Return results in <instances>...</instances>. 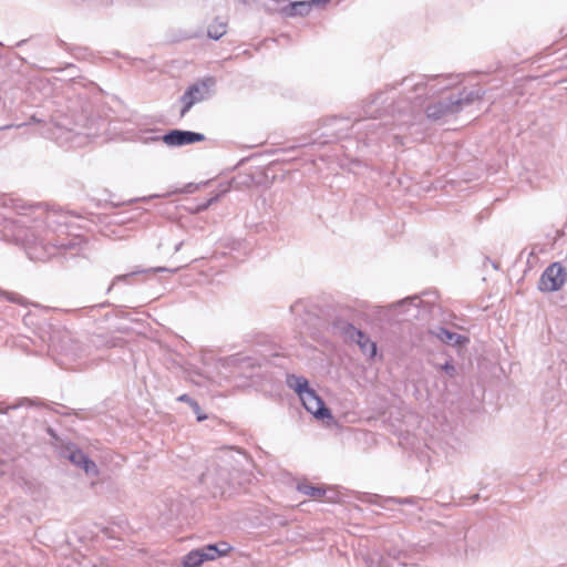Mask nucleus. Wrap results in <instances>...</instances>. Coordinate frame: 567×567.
Instances as JSON below:
<instances>
[{
  "label": "nucleus",
  "mask_w": 567,
  "mask_h": 567,
  "mask_svg": "<svg viewBox=\"0 0 567 567\" xmlns=\"http://www.w3.org/2000/svg\"><path fill=\"white\" fill-rule=\"evenodd\" d=\"M287 384L299 395L306 410L317 419L331 417L329 409L324 406L323 401L308 385V380L303 377L288 375Z\"/></svg>",
  "instance_id": "1"
},
{
  "label": "nucleus",
  "mask_w": 567,
  "mask_h": 567,
  "mask_svg": "<svg viewBox=\"0 0 567 567\" xmlns=\"http://www.w3.org/2000/svg\"><path fill=\"white\" fill-rule=\"evenodd\" d=\"M233 480L229 467L220 465L207 468L200 476L202 483L213 488L215 495H225L230 489Z\"/></svg>",
  "instance_id": "2"
},
{
  "label": "nucleus",
  "mask_w": 567,
  "mask_h": 567,
  "mask_svg": "<svg viewBox=\"0 0 567 567\" xmlns=\"http://www.w3.org/2000/svg\"><path fill=\"white\" fill-rule=\"evenodd\" d=\"M566 272L559 262H553L542 274L538 280V289L542 292H555L564 287Z\"/></svg>",
  "instance_id": "3"
},
{
  "label": "nucleus",
  "mask_w": 567,
  "mask_h": 567,
  "mask_svg": "<svg viewBox=\"0 0 567 567\" xmlns=\"http://www.w3.org/2000/svg\"><path fill=\"white\" fill-rule=\"evenodd\" d=\"M215 85L213 78H207L198 83L192 85L182 96L184 107L182 109L181 115L184 116L190 107L198 102L204 101L210 95V91Z\"/></svg>",
  "instance_id": "4"
},
{
  "label": "nucleus",
  "mask_w": 567,
  "mask_h": 567,
  "mask_svg": "<svg viewBox=\"0 0 567 567\" xmlns=\"http://www.w3.org/2000/svg\"><path fill=\"white\" fill-rule=\"evenodd\" d=\"M61 455L68 458L74 466L84 471L90 477L99 475V468L95 462L90 460L81 450L75 445L69 444L62 449Z\"/></svg>",
  "instance_id": "5"
},
{
  "label": "nucleus",
  "mask_w": 567,
  "mask_h": 567,
  "mask_svg": "<svg viewBox=\"0 0 567 567\" xmlns=\"http://www.w3.org/2000/svg\"><path fill=\"white\" fill-rule=\"evenodd\" d=\"M472 101H473V97L470 95L466 99L455 97V96L451 95L447 99V101H445V102L440 101L436 104L427 106L426 115L430 118L439 120V118L445 116L446 114L454 113V112L458 111L460 106L463 103L468 104Z\"/></svg>",
  "instance_id": "6"
},
{
  "label": "nucleus",
  "mask_w": 567,
  "mask_h": 567,
  "mask_svg": "<svg viewBox=\"0 0 567 567\" xmlns=\"http://www.w3.org/2000/svg\"><path fill=\"white\" fill-rule=\"evenodd\" d=\"M205 140V135L200 133L189 132V131H172L168 134L163 136V141L165 144L169 146H182L187 144H193L197 142H202Z\"/></svg>",
  "instance_id": "7"
},
{
  "label": "nucleus",
  "mask_w": 567,
  "mask_h": 567,
  "mask_svg": "<svg viewBox=\"0 0 567 567\" xmlns=\"http://www.w3.org/2000/svg\"><path fill=\"white\" fill-rule=\"evenodd\" d=\"M344 334L347 339L357 342L364 354L371 358L375 355V343L372 342L363 332L355 329L353 326L348 324L346 327Z\"/></svg>",
  "instance_id": "8"
},
{
  "label": "nucleus",
  "mask_w": 567,
  "mask_h": 567,
  "mask_svg": "<svg viewBox=\"0 0 567 567\" xmlns=\"http://www.w3.org/2000/svg\"><path fill=\"white\" fill-rule=\"evenodd\" d=\"M204 561L214 560L217 557L226 556L230 550L231 546L226 542H220L214 545H207L198 549Z\"/></svg>",
  "instance_id": "9"
},
{
  "label": "nucleus",
  "mask_w": 567,
  "mask_h": 567,
  "mask_svg": "<svg viewBox=\"0 0 567 567\" xmlns=\"http://www.w3.org/2000/svg\"><path fill=\"white\" fill-rule=\"evenodd\" d=\"M430 332L433 336H435L439 340H441L442 342H444L446 344H451V346H458V344H463L468 341L467 338H465L461 334L454 333L452 331H449L442 327L433 329Z\"/></svg>",
  "instance_id": "10"
},
{
  "label": "nucleus",
  "mask_w": 567,
  "mask_h": 567,
  "mask_svg": "<svg viewBox=\"0 0 567 567\" xmlns=\"http://www.w3.org/2000/svg\"><path fill=\"white\" fill-rule=\"evenodd\" d=\"M227 31V23L219 19L214 20L207 30V34L210 39L218 40L220 39Z\"/></svg>",
  "instance_id": "11"
},
{
  "label": "nucleus",
  "mask_w": 567,
  "mask_h": 567,
  "mask_svg": "<svg viewBox=\"0 0 567 567\" xmlns=\"http://www.w3.org/2000/svg\"><path fill=\"white\" fill-rule=\"evenodd\" d=\"M315 1H297L291 3V16L300 14L306 16L310 12L311 6Z\"/></svg>",
  "instance_id": "12"
},
{
  "label": "nucleus",
  "mask_w": 567,
  "mask_h": 567,
  "mask_svg": "<svg viewBox=\"0 0 567 567\" xmlns=\"http://www.w3.org/2000/svg\"><path fill=\"white\" fill-rule=\"evenodd\" d=\"M204 559L198 549L192 550L184 559V567H199Z\"/></svg>",
  "instance_id": "13"
},
{
  "label": "nucleus",
  "mask_w": 567,
  "mask_h": 567,
  "mask_svg": "<svg viewBox=\"0 0 567 567\" xmlns=\"http://www.w3.org/2000/svg\"><path fill=\"white\" fill-rule=\"evenodd\" d=\"M298 491L315 498H320L324 494L322 488L309 484H300Z\"/></svg>",
  "instance_id": "14"
},
{
  "label": "nucleus",
  "mask_w": 567,
  "mask_h": 567,
  "mask_svg": "<svg viewBox=\"0 0 567 567\" xmlns=\"http://www.w3.org/2000/svg\"><path fill=\"white\" fill-rule=\"evenodd\" d=\"M218 197H219V195H216V196L212 197L210 199H208L206 203L198 205L196 212L206 210L213 203H215L218 199Z\"/></svg>",
  "instance_id": "15"
},
{
  "label": "nucleus",
  "mask_w": 567,
  "mask_h": 567,
  "mask_svg": "<svg viewBox=\"0 0 567 567\" xmlns=\"http://www.w3.org/2000/svg\"><path fill=\"white\" fill-rule=\"evenodd\" d=\"M190 408L193 409V411H194V412H195V414L197 415V420H198L199 422H200V421H204V420H206V419H207V416H206V415H204V414H202V413H200V408H199V405H198V403H197V402H192V406H190Z\"/></svg>",
  "instance_id": "16"
},
{
  "label": "nucleus",
  "mask_w": 567,
  "mask_h": 567,
  "mask_svg": "<svg viewBox=\"0 0 567 567\" xmlns=\"http://www.w3.org/2000/svg\"><path fill=\"white\" fill-rule=\"evenodd\" d=\"M417 300H419V298H417V297L406 298V299H403V300H401V301H399V302H396V303L391 305V307H392V308H398V307H402V306H404V305H406V303H413V302H415V301H417Z\"/></svg>",
  "instance_id": "17"
},
{
  "label": "nucleus",
  "mask_w": 567,
  "mask_h": 567,
  "mask_svg": "<svg viewBox=\"0 0 567 567\" xmlns=\"http://www.w3.org/2000/svg\"><path fill=\"white\" fill-rule=\"evenodd\" d=\"M414 91H425L427 89V82L423 79L413 84Z\"/></svg>",
  "instance_id": "18"
},
{
  "label": "nucleus",
  "mask_w": 567,
  "mask_h": 567,
  "mask_svg": "<svg viewBox=\"0 0 567 567\" xmlns=\"http://www.w3.org/2000/svg\"><path fill=\"white\" fill-rule=\"evenodd\" d=\"M442 369L449 374V377H454L455 373V367L449 362H446Z\"/></svg>",
  "instance_id": "19"
},
{
  "label": "nucleus",
  "mask_w": 567,
  "mask_h": 567,
  "mask_svg": "<svg viewBox=\"0 0 567 567\" xmlns=\"http://www.w3.org/2000/svg\"><path fill=\"white\" fill-rule=\"evenodd\" d=\"M177 400H178L179 402L188 403V404H189V406H192V402H195V401H194L189 395H187V394H182V395H179V396L177 398Z\"/></svg>",
  "instance_id": "20"
},
{
  "label": "nucleus",
  "mask_w": 567,
  "mask_h": 567,
  "mask_svg": "<svg viewBox=\"0 0 567 567\" xmlns=\"http://www.w3.org/2000/svg\"><path fill=\"white\" fill-rule=\"evenodd\" d=\"M421 96L415 97V102L413 104L414 109H420L422 106V102L420 101Z\"/></svg>",
  "instance_id": "21"
},
{
  "label": "nucleus",
  "mask_w": 567,
  "mask_h": 567,
  "mask_svg": "<svg viewBox=\"0 0 567 567\" xmlns=\"http://www.w3.org/2000/svg\"><path fill=\"white\" fill-rule=\"evenodd\" d=\"M135 274H136V272H132V274H130V275H122V276H117V277L115 278V280H116V281H117V280H124V279H126L127 277H130V276H132V275H135Z\"/></svg>",
  "instance_id": "22"
},
{
  "label": "nucleus",
  "mask_w": 567,
  "mask_h": 567,
  "mask_svg": "<svg viewBox=\"0 0 567 567\" xmlns=\"http://www.w3.org/2000/svg\"><path fill=\"white\" fill-rule=\"evenodd\" d=\"M367 113H368L369 115H371V116H374V115L378 113V111H372V110H371V111H367Z\"/></svg>",
  "instance_id": "23"
},
{
  "label": "nucleus",
  "mask_w": 567,
  "mask_h": 567,
  "mask_svg": "<svg viewBox=\"0 0 567 567\" xmlns=\"http://www.w3.org/2000/svg\"><path fill=\"white\" fill-rule=\"evenodd\" d=\"M167 270L166 268H162V267H158V268H154L153 271H165Z\"/></svg>",
  "instance_id": "24"
},
{
  "label": "nucleus",
  "mask_w": 567,
  "mask_h": 567,
  "mask_svg": "<svg viewBox=\"0 0 567 567\" xmlns=\"http://www.w3.org/2000/svg\"><path fill=\"white\" fill-rule=\"evenodd\" d=\"M182 245H183V243L177 244L175 247V251H178L181 249Z\"/></svg>",
  "instance_id": "25"
},
{
  "label": "nucleus",
  "mask_w": 567,
  "mask_h": 567,
  "mask_svg": "<svg viewBox=\"0 0 567 567\" xmlns=\"http://www.w3.org/2000/svg\"><path fill=\"white\" fill-rule=\"evenodd\" d=\"M298 307H299V303H296V305H293V306L291 307V310H292V311H296Z\"/></svg>",
  "instance_id": "26"
},
{
  "label": "nucleus",
  "mask_w": 567,
  "mask_h": 567,
  "mask_svg": "<svg viewBox=\"0 0 567 567\" xmlns=\"http://www.w3.org/2000/svg\"><path fill=\"white\" fill-rule=\"evenodd\" d=\"M379 100H381V95H380V96H378V97H375V100H373V101H372V103H378V102H379Z\"/></svg>",
  "instance_id": "27"
},
{
  "label": "nucleus",
  "mask_w": 567,
  "mask_h": 567,
  "mask_svg": "<svg viewBox=\"0 0 567 567\" xmlns=\"http://www.w3.org/2000/svg\"><path fill=\"white\" fill-rule=\"evenodd\" d=\"M430 91L433 92V93H436L437 91L434 89V86H431L430 87Z\"/></svg>",
  "instance_id": "28"
}]
</instances>
